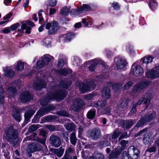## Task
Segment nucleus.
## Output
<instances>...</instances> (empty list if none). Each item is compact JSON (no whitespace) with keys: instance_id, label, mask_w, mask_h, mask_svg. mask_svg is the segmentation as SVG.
Wrapping results in <instances>:
<instances>
[{"instance_id":"aec40b11","label":"nucleus","mask_w":159,"mask_h":159,"mask_svg":"<svg viewBox=\"0 0 159 159\" xmlns=\"http://www.w3.org/2000/svg\"><path fill=\"white\" fill-rule=\"evenodd\" d=\"M131 72L136 76L142 75L143 73V69L141 66L139 65L135 66V64L132 65Z\"/></svg>"},{"instance_id":"774afa93","label":"nucleus","mask_w":159,"mask_h":159,"mask_svg":"<svg viewBox=\"0 0 159 159\" xmlns=\"http://www.w3.org/2000/svg\"><path fill=\"white\" fill-rule=\"evenodd\" d=\"M45 108L47 109V110L48 112L54 110L55 108V107L52 105H49L45 107Z\"/></svg>"},{"instance_id":"49530a36","label":"nucleus","mask_w":159,"mask_h":159,"mask_svg":"<svg viewBox=\"0 0 159 159\" xmlns=\"http://www.w3.org/2000/svg\"><path fill=\"white\" fill-rule=\"evenodd\" d=\"M21 29L22 30L26 29L25 33H26L29 34L30 33L31 28L29 26H28L26 24H23L21 26Z\"/></svg>"},{"instance_id":"4d7b16f0","label":"nucleus","mask_w":159,"mask_h":159,"mask_svg":"<svg viewBox=\"0 0 159 159\" xmlns=\"http://www.w3.org/2000/svg\"><path fill=\"white\" fill-rule=\"evenodd\" d=\"M133 82L132 81H129L126 83V85L124 86L123 88L124 90H127L130 88L133 85Z\"/></svg>"},{"instance_id":"393cba45","label":"nucleus","mask_w":159,"mask_h":159,"mask_svg":"<svg viewBox=\"0 0 159 159\" xmlns=\"http://www.w3.org/2000/svg\"><path fill=\"white\" fill-rule=\"evenodd\" d=\"M75 36L73 33H70L66 34L63 35L61 37V39L63 40L64 42H68L70 41L71 39Z\"/></svg>"},{"instance_id":"0e129e2a","label":"nucleus","mask_w":159,"mask_h":159,"mask_svg":"<svg viewBox=\"0 0 159 159\" xmlns=\"http://www.w3.org/2000/svg\"><path fill=\"white\" fill-rule=\"evenodd\" d=\"M38 127L36 125H32L29 127V130L30 132H33L36 130Z\"/></svg>"},{"instance_id":"6ab92c4d","label":"nucleus","mask_w":159,"mask_h":159,"mask_svg":"<svg viewBox=\"0 0 159 159\" xmlns=\"http://www.w3.org/2000/svg\"><path fill=\"white\" fill-rule=\"evenodd\" d=\"M121 134L120 131L117 130L115 131L112 134H107V137L109 140L111 141L113 143H116L117 142V139Z\"/></svg>"},{"instance_id":"c9c22d12","label":"nucleus","mask_w":159,"mask_h":159,"mask_svg":"<svg viewBox=\"0 0 159 159\" xmlns=\"http://www.w3.org/2000/svg\"><path fill=\"white\" fill-rule=\"evenodd\" d=\"M75 149L74 148H72V146L70 145L68 148L66 149L65 154L72 156L75 153Z\"/></svg>"},{"instance_id":"4be33fe9","label":"nucleus","mask_w":159,"mask_h":159,"mask_svg":"<svg viewBox=\"0 0 159 159\" xmlns=\"http://www.w3.org/2000/svg\"><path fill=\"white\" fill-rule=\"evenodd\" d=\"M49 140L51 143L56 147H58L61 144V139L57 136L52 135L50 138Z\"/></svg>"},{"instance_id":"72a5a7b5","label":"nucleus","mask_w":159,"mask_h":159,"mask_svg":"<svg viewBox=\"0 0 159 159\" xmlns=\"http://www.w3.org/2000/svg\"><path fill=\"white\" fill-rule=\"evenodd\" d=\"M104 155L101 153L95 152L93 156L89 157V159H104Z\"/></svg>"},{"instance_id":"7c9ffc66","label":"nucleus","mask_w":159,"mask_h":159,"mask_svg":"<svg viewBox=\"0 0 159 159\" xmlns=\"http://www.w3.org/2000/svg\"><path fill=\"white\" fill-rule=\"evenodd\" d=\"M153 57L151 56H148L145 57L144 58H142L140 61L143 63H145L146 65L148 63L152 61Z\"/></svg>"},{"instance_id":"20e7f679","label":"nucleus","mask_w":159,"mask_h":159,"mask_svg":"<svg viewBox=\"0 0 159 159\" xmlns=\"http://www.w3.org/2000/svg\"><path fill=\"white\" fill-rule=\"evenodd\" d=\"M76 85L79 87L80 91L82 93H84L93 90L96 84L94 80H93L89 83H88L87 84L81 81H78L76 83Z\"/></svg>"},{"instance_id":"a19ab883","label":"nucleus","mask_w":159,"mask_h":159,"mask_svg":"<svg viewBox=\"0 0 159 159\" xmlns=\"http://www.w3.org/2000/svg\"><path fill=\"white\" fill-rule=\"evenodd\" d=\"M91 62H92V64L89 67V69L90 71H93L94 70L95 66L99 63V61L98 59H94L92 60Z\"/></svg>"},{"instance_id":"2f4dec72","label":"nucleus","mask_w":159,"mask_h":159,"mask_svg":"<svg viewBox=\"0 0 159 159\" xmlns=\"http://www.w3.org/2000/svg\"><path fill=\"white\" fill-rule=\"evenodd\" d=\"M25 63L22 62L20 61H17L16 64H15V69L18 71H21L23 70Z\"/></svg>"},{"instance_id":"8fccbe9b","label":"nucleus","mask_w":159,"mask_h":159,"mask_svg":"<svg viewBox=\"0 0 159 159\" xmlns=\"http://www.w3.org/2000/svg\"><path fill=\"white\" fill-rule=\"evenodd\" d=\"M35 142L30 144L28 149L30 152H34L36 151Z\"/></svg>"},{"instance_id":"f257e3e1","label":"nucleus","mask_w":159,"mask_h":159,"mask_svg":"<svg viewBox=\"0 0 159 159\" xmlns=\"http://www.w3.org/2000/svg\"><path fill=\"white\" fill-rule=\"evenodd\" d=\"M71 84V82L67 81V80L60 82L59 87L61 89L60 90L56 91L54 93H48L44 99H41L40 101V104L43 106L45 105L51 100L55 99L58 101L63 100L66 96L67 91L62 89V88L67 89Z\"/></svg>"},{"instance_id":"c85d7f7f","label":"nucleus","mask_w":159,"mask_h":159,"mask_svg":"<svg viewBox=\"0 0 159 159\" xmlns=\"http://www.w3.org/2000/svg\"><path fill=\"white\" fill-rule=\"evenodd\" d=\"M64 149L62 147L58 149H52V152L55 154L58 157H61L62 155Z\"/></svg>"},{"instance_id":"9b49d317","label":"nucleus","mask_w":159,"mask_h":159,"mask_svg":"<svg viewBox=\"0 0 159 159\" xmlns=\"http://www.w3.org/2000/svg\"><path fill=\"white\" fill-rule=\"evenodd\" d=\"M53 57L48 54L44 55L42 57L41 61H39L37 62L36 68L39 69L42 68L44 65L48 64L51 60H53Z\"/></svg>"},{"instance_id":"412c9836","label":"nucleus","mask_w":159,"mask_h":159,"mask_svg":"<svg viewBox=\"0 0 159 159\" xmlns=\"http://www.w3.org/2000/svg\"><path fill=\"white\" fill-rule=\"evenodd\" d=\"M29 139L37 141L42 144L43 145H45V139L39 138L36 133H33L30 136L27 137L26 138L24 139V141H25Z\"/></svg>"},{"instance_id":"338daca9","label":"nucleus","mask_w":159,"mask_h":159,"mask_svg":"<svg viewBox=\"0 0 159 159\" xmlns=\"http://www.w3.org/2000/svg\"><path fill=\"white\" fill-rule=\"evenodd\" d=\"M20 26V24L18 23H16L12 25L10 28V29L12 31L16 30L18 27Z\"/></svg>"},{"instance_id":"bf43d9fd","label":"nucleus","mask_w":159,"mask_h":159,"mask_svg":"<svg viewBox=\"0 0 159 159\" xmlns=\"http://www.w3.org/2000/svg\"><path fill=\"white\" fill-rule=\"evenodd\" d=\"M128 102L126 99H124L122 102H121L119 106L121 108H123L127 106L128 104Z\"/></svg>"},{"instance_id":"7ed1b4c3","label":"nucleus","mask_w":159,"mask_h":159,"mask_svg":"<svg viewBox=\"0 0 159 159\" xmlns=\"http://www.w3.org/2000/svg\"><path fill=\"white\" fill-rule=\"evenodd\" d=\"M6 138L11 143H15L18 140L17 131L12 128H10L5 131Z\"/></svg>"},{"instance_id":"423d86ee","label":"nucleus","mask_w":159,"mask_h":159,"mask_svg":"<svg viewBox=\"0 0 159 159\" xmlns=\"http://www.w3.org/2000/svg\"><path fill=\"white\" fill-rule=\"evenodd\" d=\"M60 27L59 24L56 21L48 22L46 25L45 28L48 30V34L49 35L55 34Z\"/></svg>"},{"instance_id":"f3484780","label":"nucleus","mask_w":159,"mask_h":159,"mask_svg":"<svg viewBox=\"0 0 159 159\" xmlns=\"http://www.w3.org/2000/svg\"><path fill=\"white\" fill-rule=\"evenodd\" d=\"M114 61L116 64L117 68L119 69L124 68L127 64L125 60L122 57H116L114 59Z\"/></svg>"},{"instance_id":"9d476101","label":"nucleus","mask_w":159,"mask_h":159,"mask_svg":"<svg viewBox=\"0 0 159 159\" xmlns=\"http://www.w3.org/2000/svg\"><path fill=\"white\" fill-rule=\"evenodd\" d=\"M21 81L20 80H18L14 81H13L11 84L7 89V92L9 94L10 97L13 96L14 93L16 92V88L18 87L20 84Z\"/></svg>"},{"instance_id":"603ef678","label":"nucleus","mask_w":159,"mask_h":159,"mask_svg":"<svg viewBox=\"0 0 159 159\" xmlns=\"http://www.w3.org/2000/svg\"><path fill=\"white\" fill-rule=\"evenodd\" d=\"M63 55H60L59 56V58L58 61L57 63L58 66L60 67H63L64 64V61L63 59H61V58H63Z\"/></svg>"},{"instance_id":"864d4df0","label":"nucleus","mask_w":159,"mask_h":159,"mask_svg":"<svg viewBox=\"0 0 159 159\" xmlns=\"http://www.w3.org/2000/svg\"><path fill=\"white\" fill-rule=\"evenodd\" d=\"M128 143V141L126 140H122L120 142V144L121 145V149L123 150L125 149L126 147V144Z\"/></svg>"},{"instance_id":"69168bd1","label":"nucleus","mask_w":159,"mask_h":159,"mask_svg":"<svg viewBox=\"0 0 159 159\" xmlns=\"http://www.w3.org/2000/svg\"><path fill=\"white\" fill-rule=\"evenodd\" d=\"M80 11V10L79 8H78L76 10L75 9H72L70 12V14L72 15H75V14H80L81 13H79L78 11Z\"/></svg>"},{"instance_id":"f03ea898","label":"nucleus","mask_w":159,"mask_h":159,"mask_svg":"<svg viewBox=\"0 0 159 159\" xmlns=\"http://www.w3.org/2000/svg\"><path fill=\"white\" fill-rule=\"evenodd\" d=\"M128 153L124 152L122 155V159H137L140 153L139 150L134 146H130L128 148Z\"/></svg>"},{"instance_id":"f8f14e48","label":"nucleus","mask_w":159,"mask_h":159,"mask_svg":"<svg viewBox=\"0 0 159 159\" xmlns=\"http://www.w3.org/2000/svg\"><path fill=\"white\" fill-rule=\"evenodd\" d=\"M88 133V136L93 140H97L102 137L101 130L98 127L93 128L89 130Z\"/></svg>"},{"instance_id":"4c0bfd02","label":"nucleus","mask_w":159,"mask_h":159,"mask_svg":"<svg viewBox=\"0 0 159 159\" xmlns=\"http://www.w3.org/2000/svg\"><path fill=\"white\" fill-rule=\"evenodd\" d=\"M110 145V142L108 141L107 139L106 140H102L98 144V146L100 148L107 147Z\"/></svg>"},{"instance_id":"a878e982","label":"nucleus","mask_w":159,"mask_h":159,"mask_svg":"<svg viewBox=\"0 0 159 159\" xmlns=\"http://www.w3.org/2000/svg\"><path fill=\"white\" fill-rule=\"evenodd\" d=\"M120 151L118 148H114L109 156V159L117 158L120 154Z\"/></svg>"},{"instance_id":"680f3d73","label":"nucleus","mask_w":159,"mask_h":159,"mask_svg":"<svg viewBox=\"0 0 159 159\" xmlns=\"http://www.w3.org/2000/svg\"><path fill=\"white\" fill-rule=\"evenodd\" d=\"M48 4L49 6L53 7L56 4L57 2L56 0H49Z\"/></svg>"},{"instance_id":"473e14b6","label":"nucleus","mask_w":159,"mask_h":159,"mask_svg":"<svg viewBox=\"0 0 159 159\" xmlns=\"http://www.w3.org/2000/svg\"><path fill=\"white\" fill-rule=\"evenodd\" d=\"M80 11H79V13H82L85 11H89L91 9L90 7L88 4H84L80 8H79Z\"/></svg>"},{"instance_id":"39448f33","label":"nucleus","mask_w":159,"mask_h":159,"mask_svg":"<svg viewBox=\"0 0 159 159\" xmlns=\"http://www.w3.org/2000/svg\"><path fill=\"white\" fill-rule=\"evenodd\" d=\"M122 83H115L112 84L111 83H108L107 84V88H104L102 91V96L106 99H108L110 96V87H112L113 89H118L123 85Z\"/></svg>"},{"instance_id":"0eeeda50","label":"nucleus","mask_w":159,"mask_h":159,"mask_svg":"<svg viewBox=\"0 0 159 159\" xmlns=\"http://www.w3.org/2000/svg\"><path fill=\"white\" fill-rule=\"evenodd\" d=\"M140 134L143 135V143L145 145L149 144L151 140V134L149 132H148L147 129L145 128L136 134L135 136L137 137Z\"/></svg>"},{"instance_id":"6e6d98bb","label":"nucleus","mask_w":159,"mask_h":159,"mask_svg":"<svg viewBox=\"0 0 159 159\" xmlns=\"http://www.w3.org/2000/svg\"><path fill=\"white\" fill-rule=\"evenodd\" d=\"M136 105L133 104V106L130 112L129 113V116H131L133 114L135 113L136 111Z\"/></svg>"},{"instance_id":"5701e85b","label":"nucleus","mask_w":159,"mask_h":159,"mask_svg":"<svg viewBox=\"0 0 159 159\" xmlns=\"http://www.w3.org/2000/svg\"><path fill=\"white\" fill-rule=\"evenodd\" d=\"M19 99L22 102H26L32 99V95L28 92H23L21 94Z\"/></svg>"},{"instance_id":"5fc2aeb1","label":"nucleus","mask_w":159,"mask_h":159,"mask_svg":"<svg viewBox=\"0 0 159 159\" xmlns=\"http://www.w3.org/2000/svg\"><path fill=\"white\" fill-rule=\"evenodd\" d=\"M81 61L79 58L78 57H75L74 58L73 61V64L74 65L78 66L80 63Z\"/></svg>"},{"instance_id":"1a4fd4ad","label":"nucleus","mask_w":159,"mask_h":159,"mask_svg":"<svg viewBox=\"0 0 159 159\" xmlns=\"http://www.w3.org/2000/svg\"><path fill=\"white\" fill-rule=\"evenodd\" d=\"M150 82L148 80H144L136 84L133 88L134 92L139 93L141 90L148 86Z\"/></svg>"},{"instance_id":"dca6fc26","label":"nucleus","mask_w":159,"mask_h":159,"mask_svg":"<svg viewBox=\"0 0 159 159\" xmlns=\"http://www.w3.org/2000/svg\"><path fill=\"white\" fill-rule=\"evenodd\" d=\"M84 103L80 99H76L73 101V104L71 107L72 109L75 111H79L84 105Z\"/></svg>"},{"instance_id":"6e6552de","label":"nucleus","mask_w":159,"mask_h":159,"mask_svg":"<svg viewBox=\"0 0 159 159\" xmlns=\"http://www.w3.org/2000/svg\"><path fill=\"white\" fill-rule=\"evenodd\" d=\"M156 115V112L153 111L151 113H148L143 118H141L135 125L137 127L143 126L146 122L149 121L154 118Z\"/></svg>"},{"instance_id":"ddd939ff","label":"nucleus","mask_w":159,"mask_h":159,"mask_svg":"<svg viewBox=\"0 0 159 159\" xmlns=\"http://www.w3.org/2000/svg\"><path fill=\"white\" fill-rule=\"evenodd\" d=\"M41 74V73H39L37 74L36 79L34 80L33 84V88L36 90H40L41 89L45 87L46 86V82L43 81V82L41 81L40 80L41 78H38Z\"/></svg>"},{"instance_id":"3c124183","label":"nucleus","mask_w":159,"mask_h":159,"mask_svg":"<svg viewBox=\"0 0 159 159\" xmlns=\"http://www.w3.org/2000/svg\"><path fill=\"white\" fill-rule=\"evenodd\" d=\"M4 91L2 87L0 85V104H2L3 102Z\"/></svg>"},{"instance_id":"13d9d810","label":"nucleus","mask_w":159,"mask_h":159,"mask_svg":"<svg viewBox=\"0 0 159 159\" xmlns=\"http://www.w3.org/2000/svg\"><path fill=\"white\" fill-rule=\"evenodd\" d=\"M157 4L155 2H151L149 3V6L151 9L154 10L157 7Z\"/></svg>"},{"instance_id":"4468645a","label":"nucleus","mask_w":159,"mask_h":159,"mask_svg":"<svg viewBox=\"0 0 159 159\" xmlns=\"http://www.w3.org/2000/svg\"><path fill=\"white\" fill-rule=\"evenodd\" d=\"M152 96L149 93H146L142 99H140L138 100L136 103H133V104H136V106L137 105H140L142 104L143 100L144 101V103L145 104L146 108L148 107V105L150 104V101L152 98Z\"/></svg>"},{"instance_id":"bb28decb","label":"nucleus","mask_w":159,"mask_h":159,"mask_svg":"<svg viewBox=\"0 0 159 159\" xmlns=\"http://www.w3.org/2000/svg\"><path fill=\"white\" fill-rule=\"evenodd\" d=\"M4 75L9 77H13L15 74L14 72L10 67H6L3 68Z\"/></svg>"},{"instance_id":"de8ad7c7","label":"nucleus","mask_w":159,"mask_h":159,"mask_svg":"<svg viewBox=\"0 0 159 159\" xmlns=\"http://www.w3.org/2000/svg\"><path fill=\"white\" fill-rule=\"evenodd\" d=\"M43 44L44 46L49 47L51 46V39L49 38H46L43 40Z\"/></svg>"},{"instance_id":"09e8293b","label":"nucleus","mask_w":159,"mask_h":159,"mask_svg":"<svg viewBox=\"0 0 159 159\" xmlns=\"http://www.w3.org/2000/svg\"><path fill=\"white\" fill-rule=\"evenodd\" d=\"M65 127L70 132L72 131L75 129V125L73 123H68L65 125Z\"/></svg>"},{"instance_id":"b1692460","label":"nucleus","mask_w":159,"mask_h":159,"mask_svg":"<svg viewBox=\"0 0 159 159\" xmlns=\"http://www.w3.org/2000/svg\"><path fill=\"white\" fill-rule=\"evenodd\" d=\"M12 116L14 119L18 122H20L21 120V116L20 113V109L15 107L13 108Z\"/></svg>"},{"instance_id":"58836bf2","label":"nucleus","mask_w":159,"mask_h":159,"mask_svg":"<svg viewBox=\"0 0 159 159\" xmlns=\"http://www.w3.org/2000/svg\"><path fill=\"white\" fill-rule=\"evenodd\" d=\"M95 115V110L94 109H91L88 112L87 116L89 119H93L94 118Z\"/></svg>"},{"instance_id":"37998d69","label":"nucleus","mask_w":159,"mask_h":159,"mask_svg":"<svg viewBox=\"0 0 159 159\" xmlns=\"http://www.w3.org/2000/svg\"><path fill=\"white\" fill-rule=\"evenodd\" d=\"M57 114L59 116L66 117H69L70 115L66 111L61 110L57 112Z\"/></svg>"},{"instance_id":"ea45409f","label":"nucleus","mask_w":159,"mask_h":159,"mask_svg":"<svg viewBox=\"0 0 159 159\" xmlns=\"http://www.w3.org/2000/svg\"><path fill=\"white\" fill-rule=\"evenodd\" d=\"M57 116H47L44 117L46 120L48 122H54L56 120L57 118Z\"/></svg>"},{"instance_id":"c03bdc74","label":"nucleus","mask_w":159,"mask_h":159,"mask_svg":"<svg viewBox=\"0 0 159 159\" xmlns=\"http://www.w3.org/2000/svg\"><path fill=\"white\" fill-rule=\"evenodd\" d=\"M70 9V7L66 6L61 10L60 14L63 16H67L69 13Z\"/></svg>"},{"instance_id":"a211bd4d","label":"nucleus","mask_w":159,"mask_h":159,"mask_svg":"<svg viewBox=\"0 0 159 159\" xmlns=\"http://www.w3.org/2000/svg\"><path fill=\"white\" fill-rule=\"evenodd\" d=\"M48 112L47 109L45 107L40 108L38 111L35 115L32 121L33 122H37L41 117L43 116L45 114H47Z\"/></svg>"},{"instance_id":"2eb2a0df","label":"nucleus","mask_w":159,"mask_h":159,"mask_svg":"<svg viewBox=\"0 0 159 159\" xmlns=\"http://www.w3.org/2000/svg\"><path fill=\"white\" fill-rule=\"evenodd\" d=\"M146 76L149 78L156 79L159 77V65L146 73Z\"/></svg>"},{"instance_id":"e433bc0d","label":"nucleus","mask_w":159,"mask_h":159,"mask_svg":"<svg viewBox=\"0 0 159 159\" xmlns=\"http://www.w3.org/2000/svg\"><path fill=\"white\" fill-rule=\"evenodd\" d=\"M70 142L72 144L75 145L76 143L77 139L76 136V134L75 132L72 133L70 137Z\"/></svg>"},{"instance_id":"c756f323","label":"nucleus","mask_w":159,"mask_h":159,"mask_svg":"<svg viewBox=\"0 0 159 159\" xmlns=\"http://www.w3.org/2000/svg\"><path fill=\"white\" fill-rule=\"evenodd\" d=\"M107 104V102L106 101L102 100H99L97 102H95L93 104V106L98 108L99 109L102 108Z\"/></svg>"},{"instance_id":"a18cd8bd","label":"nucleus","mask_w":159,"mask_h":159,"mask_svg":"<svg viewBox=\"0 0 159 159\" xmlns=\"http://www.w3.org/2000/svg\"><path fill=\"white\" fill-rule=\"evenodd\" d=\"M72 70H67L65 68L60 70L59 71V73L63 75H66L69 73H71Z\"/></svg>"},{"instance_id":"f704fd0d","label":"nucleus","mask_w":159,"mask_h":159,"mask_svg":"<svg viewBox=\"0 0 159 159\" xmlns=\"http://www.w3.org/2000/svg\"><path fill=\"white\" fill-rule=\"evenodd\" d=\"M61 127L60 125H47L46 126V127L50 131H55L58 130L59 128Z\"/></svg>"},{"instance_id":"052dcab7","label":"nucleus","mask_w":159,"mask_h":159,"mask_svg":"<svg viewBox=\"0 0 159 159\" xmlns=\"http://www.w3.org/2000/svg\"><path fill=\"white\" fill-rule=\"evenodd\" d=\"M95 96L94 93L89 94L85 96V98L87 100H92Z\"/></svg>"},{"instance_id":"79ce46f5","label":"nucleus","mask_w":159,"mask_h":159,"mask_svg":"<svg viewBox=\"0 0 159 159\" xmlns=\"http://www.w3.org/2000/svg\"><path fill=\"white\" fill-rule=\"evenodd\" d=\"M35 113V111L32 110L27 111L25 114V120H29L31 116Z\"/></svg>"},{"instance_id":"cd10ccee","label":"nucleus","mask_w":159,"mask_h":159,"mask_svg":"<svg viewBox=\"0 0 159 159\" xmlns=\"http://www.w3.org/2000/svg\"><path fill=\"white\" fill-rule=\"evenodd\" d=\"M136 121L132 120H129L125 121L123 125V127L124 128H129L132 125H134L136 122Z\"/></svg>"},{"instance_id":"e2e57ef3","label":"nucleus","mask_w":159,"mask_h":159,"mask_svg":"<svg viewBox=\"0 0 159 159\" xmlns=\"http://www.w3.org/2000/svg\"><path fill=\"white\" fill-rule=\"evenodd\" d=\"M157 150V148L155 146L148 148L147 149V151L150 152H154Z\"/></svg>"}]
</instances>
